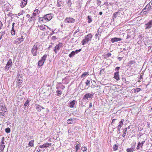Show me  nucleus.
Listing matches in <instances>:
<instances>
[{"label": "nucleus", "instance_id": "obj_1", "mask_svg": "<svg viewBox=\"0 0 152 152\" xmlns=\"http://www.w3.org/2000/svg\"><path fill=\"white\" fill-rule=\"evenodd\" d=\"M39 43L36 42L34 44L31 50V53L34 56H36L37 55V50H39L40 46Z\"/></svg>", "mask_w": 152, "mask_h": 152}, {"label": "nucleus", "instance_id": "obj_2", "mask_svg": "<svg viewBox=\"0 0 152 152\" xmlns=\"http://www.w3.org/2000/svg\"><path fill=\"white\" fill-rule=\"evenodd\" d=\"M92 37V36L90 33L85 36V39L81 42L82 45H84L86 43H87L91 40Z\"/></svg>", "mask_w": 152, "mask_h": 152}, {"label": "nucleus", "instance_id": "obj_3", "mask_svg": "<svg viewBox=\"0 0 152 152\" xmlns=\"http://www.w3.org/2000/svg\"><path fill=\"white\" fill-rule=\"evenodd\" d=\"M22 75L21 74H18L16 78L17 80V83L16 85L17 86H19L22 84L23 80Z\"/></svg>", "mask_w": 152, "mask_h": 152}, {"label": "nucleus", "instance_id": "obj_4", "mask_svg": "<svg viewBox=\"0 0 152 152\" xmlns=\"http://www.w3.org/2000/svg\"><path fill=\"white\" fill-rule=\"evenodd\" d=\"M47 57L46 54L44 55L41 58L38 62V65L39 66H41L43 65Z\"/></svg>", "mask_w": 152, "mask_h": 152}, {"label": "nucleus", "instance_id": "obj_5", "mask_svg": "<svg viewBox=\"0 0 152 152\" xmlns=\"http://www.w3.org/2000/svg\"><path fill=\"white\" fill-rule=\"evenodd\" d=\"M124 121V119H122L121 120V121L119 123V125L118 126L117 132L118 134L120 135L121 134V132H120V129L121 127L122 126L123 122Z\"/></svg>", "mask_w": 152, "mask_h": 152}, {"label": "nucleus", "instance_id": "obj_6", "mask_svg": "<svg viewBox=\"0 0 152 152\" xmlns=\"http://www.w3.org/2000/svg\"><path fill=\"white\" fill-rule=\"evenodd\" d=\"M12 61L11 59H10L5 67V71H7L8 70L10 69V67L12 65Z\"/></svg>", "mask_w": 152, "mask_h": 152}, {"label": "nucleus", "instance_id": "obj_7", "mask_svg": "<svg viewBox=\"0 0 152 152\" xmlns=\"http://www.w3.org/2000/svg\"><path fill=\"white\" fill-rule=\"evenodd\" d=\"M152 27V19L145 24V29H149Z\"/></svg>", "mask_w": 152, "mask_h": 152}, {"label": "nucleus", "instance_id": "obj_8", "mask_svg": "<svg viewBox=\"0 0 152 152\" xmlns=\"http://www.w3.org/2000/svg\"><path fill=\"white\" fill-rule=\"evenodd\" d=\"M75 21V19L71 17H67L64 20L65 23H73Z\"/></svg>", "mask_w": 152, "mask_h": 152}, {"label": "nucleus", "instance_id": "obj_9", "mask_svg": "<svg viewBox=\"0 0 152 152\" xmlns=\"http://www.w3.org/2000/svg\"><path fill=\"white\" fill-rule=\"evenodd\" d=\"M62 43H59L58 44L56 45L54 47V51L56 53H57L61 47H62Z\"/></svg>", "mask_w": 152, "mask_h": 152}, {"label": "nucleus", "instance_id": "obj_10", "mask_svg": "<svg viewBox=\"0 0 152 152\" xmlns=\"http://www.w3.org/2000/svg\"><path fill=\"white\" fill-rule=\"evenodd\" d=\"M52 14H47L44 16L43 18L46 20L49 21L52 18Z\"/></svg>", "mask_w": 152, "mask_h": 152}, {"label": "nucleus", "instance_id": "obj_11", "mask_svg": "<svg viewBox=\"0 0 152 152\" xmlns=\"http://www.w3.org/2000/svg\"><path fill=\"white\" fill-rule=\"evenodd\" d=\"M94 95V94L93 93H88L86 94L83 96L84 99H88V98H91Z\"/></svg>", "mask_w": 152, "mask_h": 152}, {"label": "nucleus", "instance_id": "obj_12", "mask_svg": "<svg viewBox=\"0 0 152 152\" xmlns=\"http://www.w3.org/2000/svg\"><path fill=\"white\" fill-rule=\"evenodd\" d=\"M113 78L115 79L117 81H118L120 80L119 71H117L114 73Z\"/></svg>", "mask_w": 152, "mask_h": 152}, {"label": "nucleus", "instance_id": "obj_13", "mask_svg": "<svg viewBox=\"0 0 152 152\" xmlns=\"http://www.w3.org/2000/svg\"><path fill=\"white\" fill-rule=\"evenodd\" d=\"M35 18L31 16V17L28 19V21L33 24L35 22Z\"/></svg>", "mask_w": 152, "mask_h": 152}, {"label": "nucleus", "instance_id": "obj_14", "mask_svg": "<svg viewBox=\"0 0 152 152\" xmlns=\"http://www.w3.org/2000/svg\"><path fill=\"white\" fill-rule=\"evenodd\" d=\"M27 0H21L20 6L22 7H23L27 4Z\"/></svg>", "mask_w": 152, "mask_h": 152}, {"label": "nucleus", "instance_id": "obj_15", "mask_svg": "<svg viewBox=\"0 0 152 152\" xmlns=\"http://www.w3.org/2000/svg\"><path fill=\"white\" fill-rule=\"evenodd\" d=\"M121 40V39L120 38L115 37L113 38H112L111 39V41L112 42V43H114L116 42L120 41Z\"/></svg>", "mask_w": 152, "mask_h": 152}, {"label": "nucleus", "instance_id": "obj_16", "mask_svg": "<svg viewBox=\"0 0 152 152\" xmlns=\"http://www.w3.org/2000/svg\"><path fill=\"white\" fill-rule=\"evenodd\" d=\"M76 101L74 100L72 101V102H70V104L69 105V107L72 108H73L74 107V105L76 103Z\"/></svg>", "mask_w": 152, "mask_h": 152}, {"label": "nucleus", "instance_id": "obj_17", "mask_svg": "<svg viewBox=\"0 0 152 152\" xmlns=\"http://www.w3.org/2000/svg\"><path fill=\"white\" fill-rule=\"evenodd\" d=\"M34 140H32L31 141H30L28 144V147H33L34 146Z\"/></svg>", "mask_w": 152, "mask_h": 152}, {"label": "nucleus", "instance_id": "obj_18", "mask_svg": "<svg viewBox=\"0 0 152 152\" xmlns=\"http://www.w3.org/2000/svg\"><path fill=\"white\" fill-rule=\"evenodd\" d=\"M80 145L79 144H77L75 146V152H79V149L80 147Z\"/></svg>", "mask_w": 152, "mask_h": 152}, {"label": "nucleus", "instance_id": "obj_19", "mask_svg": "<svg viewBox=\"0 0 152 152\" xmlns=\"http://www.w3.org/2000/svg\"><path fill=\"white\" fill-rule=\"evenodd\" d=\"M36 109L38 111H40L41 109V106L38 104H36Z\"/></svg>", "mask_w": 152, "mask_h": 152}, {"label": "nucleus", "instance_id": "obj_20", "mask_svg": "<svg viewBox=\"0 0 152 152\" xmlns=\"http://www.w3.org/2000/svg\"><path fill=\"white\" fill-rule=\"evenodd\" d=\"M135 62L134 61H130L128 63V66H131L133 64H135Z\"/></svg>", "mask_w": 152, "mask_h": 152}, {"label": "nucleus", "instance_id": "obj_21", "mask_svg": "<svg viewBox=\"0 0 152 152\" xmlns=\"http://www.w3.org/2000/svg\"><path fill=\"white\" fill-rule=\"evenodd\" d=\"M62 4V2L61 0H58L57 6L58 7H60Z\"/></svg>", "mask_w": 152, "mask_h": 152}, {"label": "nucleus", "instance_id": "obj_22", "mask_svg": "<svg viewBox=\"0 0 152 152\" xmlns=\"http://www.w3.org/2000/svg\"><path fill=\"white\" fill-rule=\"evenodd\" d=\"M143 145L140 143V142H139L138 143L137 145V146L136 149L137 150H139L140 147H142Z\"/></svg>", "mask_w": 152, "mask_h": 152}, {"label": "nucleus", "instance_id": "obj_23", "mask_svg": "<svg viewBox=\"0 0 152 152\" xmlns=\"http://www.w3.org/2000/svg\"><path fill=\"white\" fill-rule=\"evenodd\" d=\"M76 53L75 51H72L69 55V56L70 57H72L75 55Z\"/></svg>", "mask_w": 152, "mask_h": 152}, {"label": "nucleus", "instance_id": "obj_24", "mask_svg": "<svg viewBox=\"0 0 152 152\" xmlns=\"http://www.w3.org/2000/svg\"><path fill=\"white\" fill-rule=\"evenodd\" d=\"M5 146V145L3 144L0 145V150L1 151V152H2L3 151Z\"/></svg>", "mask_w": 152, "mask_h": 152}, {"label": "nucleus", "instance_id": "obj_25", "mask_svg": "<svg viewBox=\"0 0 152 152\" xmlns=\"http://www.w3.org/2000/svg\"><path fill=\"white\" fill-rule=\"evenodd\" d=\"M87 18L88 23H90L92 21L91 17L90 16L88 15Z\"/></svg>", "mask_w": 152, "mask_h": 152}, {"label": "nucleus", "instance_id": "obj_26", "mask_svg": "<svg viewBox=\"0 0 152 152\" xmlns=\"http://www.w3.org/2000/svg\"><path fill=\"white\" fill-rule=\"evenodd\" d=\"M127 128H126L124 129L123 133L122 134V136H123V137H125V135H126V132H127Z\"/></svg>", "mask_w": 152, "mask_h": 152}, {"label": "nucleus", "instance_id": "obj_27", "mask_svg": "<svg viewBox=\"0 0 152 152\" xmlns=\"http://www.w3.org/2000/svg\"><path fill=\"white\" fill-rule=\"evenodd\" d=\"M56 93L57 94V96H60L62 94V92L61 90H57L56 91Z\"/></svg>", "mask_w": 152, "mask_h": 152}, {"label": "nucleus", "instance_id": "obj_28", "mask_svg": "<svg viewBox=\"0 0 152 152\" xmlns=\"http://www.w3.org/2000/svg\"><path fill=\"white\" fill-rule=\"evenodd\" d=\"M73 121V120L72 118H70L67 120V123L68 124H71Z\"/></svg>", "mask_w": 152, "mask_h": 152}, {"label": "nucleus", "instance_id": "obj_29", "mask_svg": "<svg viewBox=\"0 0 152 152\" xmlns=\"http://www.w3.org/2000/svg\"><path fill=\"white\" fill-rule=\"evenodd\" d=\"M134 151V148H127L126 150L127 152H132Z\"/></svg>", "mask_w": 152, "mask_h": 152}, {"label": "nucleus", "instance_id": "obj_30", "mask_svg": "<svg viewBox=\"0 0 152 152\" xmlns=\"http://www.w3.org/2000/svg\"><path fill=\"white\" fill-rule=\"evenodd\" d=\"M45 145V148L48 147L50 146H51V143H46L44 144Z\"/></svg>", "mask_w": 152, "mask_h": 152}, {"label": "nucleus", "instance_id": "obj_31", "mask_svg": "<svg viewBox=\"0 0 152 152\" xmlns=\"http://www.w3.org/2000/svg\"><path fill=\"white\" fill-rule=\"evenodd\" d=\"M29 102L27 100L26 101V102L24 104V106L25 107H26V106H28L29 105Z\"/></svg>", "mask_w": 152, "mask_h": 152}, {"label": "nucleus", "instance_id": "obj_32", "mask_svg": "<svg viewBox=\"0 0 152 152\" xmlns=\"http://www.w3.org/2000/svg\"><path fill=\"white\" fill-rule=\"evenodd\" d=\"M15 31L14 28H12L11 34L12 35H15Z\"/></svg>", "mask_w": 152, "mask_h": 152}, {"label": "nucleus", "instance_id": "obj_33", "mask_svg": "<svg viewBox=\"0 0 152 152\" xmlns=\"http://www.w3.org/2000/svg\"><path fill=\"white\" fill-rule=\"evenodd\" d=\"M141 90V89L139 88H136V89H134L135 92H138Z\"/></svg>", "mask_w": 152, "mask_h": 152}, {"label": "nucleus", "instance_id": "obj_34", "mask_svg": "<svg viewBox=\"0 0 152 152\" xmlns=\"http://www.w3.org/2000/svg\"><path fill=\"white\" fill-rule=\"evenodd\" d=\"M100 36H101V35L99 34V33H98L96 34L95 35L96 38V39L98 38V40H99V38Z\"/></svg>", "mask_w": 152, "mask_h": 152}, {"label": "nucleus", "instance_id": "obj_35", "mask_svg": "<svg viewBox=\"0 0 152 152\" xmlns=\"http://www.w3.org/2000/svg\"><path fill=\"white\" fill-rule=\"evenodd\" d=\"M88 72H84L81 75V77H84L87 75H88Z\"/></svg>", "mask_w": 152, "mask_h": 152}, {"label": "nucleus", "instance_id": "obj_36", "mask_svg": "<svg viewBox=\"0 0 152 152\" xmlns=\"http://www.w3.org/2000/svg\"><path fill=\"white\" fill-rule=\"evenodd\" d=\"M5 131L6 133H9L10 132V128L8 127L6 128L5 129Z\"/></svg>", "mask_w": 152, "mask_h": 152}, {"label": "nucleus", "instance_id": "obj_37", "mask_svg": "<svg viewBox=\"0 0 152 152\" xmlns=\"http://www.w3.org/2000/svg\"><path fill=\"white\" fill-rule=\"evenodd\" d=\"M118 12H115L113 15V19H115L117 16V15H118Z\"/></svg>", "mask_w": 152, "mask_h": 152}, {"label": "nucleus", "instance_id": "obj_38", "mask_svg": "<svg viewBox=\"0 0 152 152\" xmlns=\"http://www.w3.org/2000/svg\"><path fill=\"white\" fill-rule=\"evenodd\" d=\"M68 2L67 3V5L69 7L71 6L72 4V3L71 2V0H68Z\"/></svg>", "mask_w": 152, "mask_h": 152}, {"label": "nucleus", "instance_id": "obj_39", "mask_svg": "<svg viewBox=\"0 0 152 152\" xmlns=\"http://www.w3.org/2000/svg\"><path fill=\"white\" fill-rule=\"evenodd\" d=\"M111 54L110 53H107V54H106V55H105V56H104L105 58H107L108 57L110 56H111Z\"/></svg>", "mask_w": 152, "mask_h": 152}, {"label": "nucleus", "instance_id": "obj_40", "mask_svg": "<svg viewBox=\"0 0 152 152\" xmlns=\"http://www.w3.org/2000/svg\"><path fill=\"white\" fill-rule=\"evenodd\" d=\"M118 145H115L113 146V148L114 151H116L118 149Z\"/></svg>", "mask_w": 152, "mask_h": 152}, {"label": "nucleus", "instance_id": "obj_41", "mask_svg": "<svg viewBox=\"0 0 152 152\" xmlns=\"http://www.w3.org/2000/svg\"><path fill=\"white\" fill-rule=\"evenodd\" d=\"M87 150V148L86 147H82L81 150L83 152H85Z\"/></svg>", "mask_w": 152, "mask_h": 152}, {"label": "nucleus", "instance_id": "obj_42", "mask_svg": "<svg viewBox=\"0 0 152 152\" xmlns=\"http://www.w3.org/2000/svg\"><path fill=\"white\" fill-rule=\"evenodd\" d=\"M34 12L36 14H39L40 12V11L38 9L35 10Z\"/></svg>", "mask_w": 152, "mask_h": 152}, {"label": "nucleus", "instance_id": "obj_43", "mask_svg": "<svg viewBox=\"0 0 152 152\" xmlns=\"http://www.w3.org/2000/svg\"><path fill=\"white\" fill-rule=\"evenodd\" d=\"M39 28L40 29L42 30H44L45 29V27L44 26L42 25H40L39 26Z\"/></svg>", "mask_w": 152, "mask_h": 152}, {"label": "nucleus", "instance_id": "obj_44", "mask_svg": "<svg viewBox=\"0 0 152 152\" xmlns=\"http://www.w3.org/2000/svg\"><path fill=\"white\" fill-rule=\"evenodd\" d=\"M18 39L19 41V43L22 42L23 40V38L22 37L18 38Z\"/></svg>", "mask_w": 152, "mask_h": 152}, {"label": "nucleus", "instance_id": "obj_45", "mask_svg": "<svg viewBox=\"0 0 152 152\" xmlns=\"http://www.w3.org/2000/svg\"><path fill=\"white\" fill-rule=\"evenodd\" d=\"M148 11H143V12H141V13L142 14H143L144 15H146L148 13Z\"/></svg>", "mask_w": 152, "mask_h": 152}, {"label": "nucleus", "instance_id": "obj_46", "mask_svg": "<svg viewBox=\"0 0 152 152\" xmlns=\"http://www.w3.org/2000/svg\"><path fill=\"white\" fill-rule=\"evenodd\" d=\"M124 57V55L120 57H118L117 58L118 59L119 61H121Z\"/></svg>", "mask_w": 152, "mask_h": 152}, {"label": "nucleus", "instance_id": "obj_47", "mask_svg": "<svg viewBox=\"0 0 152 152\" xmlns=\"http://www.w3.org/2000/svg\"><path fill=\"white\" fill-rule=\"evenodd\" d=\"M59 84H60L61 85H60V86H57V87H56V89H59V88L61 87L62 86H63V85L62 84H61V83H59Z\"/></svg>", "mask_w": 152, "mask_h": 152}, {"label": "nucleus", "instance_id": "obj_48", "mask_svg": "<svg viewBox=\"0 0 152 152\" xmlns=\"http://www.w3.org/2000/svg\"><path fill=\"white\" fill-rule=\"evenodd\" d=\"M86 85L89 86L90 84V82L89 81L87 80L86 82Z\"/></svg>", "mask_w": 152, "mask_h": 152}, {"label": "nucleus", "instance_id": "obj_49", "mask_svg": "<svg viewBox=\"0 0 152 152\" xmlns=\"http://www.w3.org/2000/svg\"><path fill=\"white\" fill-rule=\"evenodd\" d=\"M43 18L40 17L39 18V19L40 22H43Z\"/></svg>", "mask_w": 152, "mask_h": 152}, {"label": "nucleus", "instance_id": "obj_50", "mask_svg": "<svg viewBox=\"0 0 152 152\" xmlns=\"http://www.w3.org/2000/svg\"><path fill=\"white\" fill-rule=\"evenodd\" d=\"M120 69V67H117L115 69V70L117 71H119V70Z\"/></svg>", "mask_w": 152, "mask_h": 152}, {"label": "nucleus", "instance_id": "obj_51", "mask_svg": "<svg viewBox=\"0 0 152 152\" xmlns=\"http://www.w3.org/2000/svg\"><path fill=\"white\" fill-rule=\"evenodd\" d=\"M4 137H2V139L1 140V143L2 144H4Z\"/></svg>", "mask_w": 152, "mask_h": 152}, {"label": "nucleus", "instance_id": "obj_52", "mask_svg": "<svg viewBox=\"0 0 152 152\" xmlns=\"http://www.w3.org/2000/svg\"><path fill=\"white\" fill-rule=\"evenodd\" d=\"M39 147L41 148H45V145H44V144L42 145H40L39 146Z\"/></svg>", "mask_w": 152, "mask_h": 152}, {"label": "nucleus", "instance_id": "obj_53", "mask_svg": "<svg viewBox=\"0 0 152 152\" xmlns=\"http://www.w3.org/2000/svg\"><path fill=\"white\" fill-rule=\"evenodd\" d=\"M149 7H150V4L149 3L144 8V9L146 10L147 8H149Z\"/></svg>", "mask_w": 152, "mask_h": 152}, {"label": "nucleus", "instance_id": "obj_54", "mask_svg": "<svg viewBox=\"0 0 152 152\" xmlns=\"http://www.w3.org/2000/svg\"><path fill=\"white\" fill-rule=\"evenodd\" d=\"M81 49H79V50H76L75 52L76 53H78V52H80L81 51Z\"/></svg>", "mask_w": 152, "mask_h": 152}, {"label": "nucleus", "instance_id": "obj_55", "mask_svg": "<svg viewBox=\"0 0 152 152\" xmlns=\"http://www.w3.org/2000/svg\"><path fill=\"white\" fill-rule=\"evenodd\" d=\"M37 14L35 13L34 12H33L32 14V15L31 16L32 17H34V18H35V17L36 16V15Z\"/></svg>", "mask_w": 152, "mask_h": 152}, {"label": "nucleus", "instance_id": "obj_56", "mask_svg": "<svg viewBox=\"0 0 152 152\" xmlns=\"http://www.w3.org/2000/svg\"><path fill=\"white\" fill-rule=\"evenodd\" d=\"M97 4L98 5H100V3H101V1H100L99 0H97Z\"/></svg>", "mask_w": 152, "mask_h": 152}, {"label": "nucleus", "instance_id": "obj_57", "mask_svg": "<svg viewBox=\"0 0 152 152\" xmlns=\"http://www.w3.org/2000/svg\"><path fill=\"white\" fill-rule=\"evenodd\" d=\"M80 30L79 29H77L74 33V34L75 35L76 33L79 32Z\"/></svg>", "mask_w": 152, "mask_h": 152}, {"label": "nucleus", "instance_id": "obj_58", "mask_svg": "<svg viewBox=\"0 0 152 152\" xmlns=\"http://www.w3.org/2000/svg\"><path fill=\"white\" fill-rule=\"evenodd\" d=\"M143 76V75H140V77L139 78V80H141L142 79V77Z\"/></svg>", "mask_w": 152, "mask_h": 152}, {"label": "nucleus", "instance_id": "obj_59", "mask_svg": "<svg viewBox=\"0 0 152 152\" xmlns=\"http://www.w3.org/2000/svg\"><path fill=\"white\" fill-rule=\"evenodd\" d=\"M0 115H1L2 116H4V113H3V112H1L0 113Z\"/></svg>", "mask_w": 152, "mask_h": 152}, {"label": "nucleus", "instance_id": "obj_60", "mask_svg": "<svg viewBox=\"0 0 152 152\" xmlns=\"http://www.w3.org/2000/svg\"><path fill=\"white\" fill-rule=\"evenodd\" d=\"M92 104L91 103H90L89 105V108L91 107H92Z\"/></svg>", "mask_w": 152, "mask_h": 152}, {"label": "nucleus", "instance_id": "obj_61", "mask_svg": "<svg viewBox=\"0 0 152 152\" xmlns=\"http://www.w3.org/2000/svg\"><path fill=\"white\" fill-rule=\"evenodd\" d=\"M51 45H49V47L48 48V49H49L50 48H51V47H53V45H52V43H51Z\"/></svg>", "mask_w": 152, "mask_h": 152}, {"label": "nucleus", "instance_id": "obj_62", "mask_svg": "<svg viewBox=\"0 0 152 152\" xmlns=\"http://www.w3.org/2000/svg\"><path fill=\"white\" fill-rule=\"evenodd\" d=\"M52 39L53 40H55L56 39V37L55 36H53L52 37Z\"/></svg>", "mask_w": 152, "mask_h": 152}, {"label": "nucleus", "instance_id": "obj_63", "mask_svg": "<svg viewBox=\"0 0 152 152\" xmlns=\"http://www.w3.org/2000/svg\"><path fill=\"white\" fill-rule=\"evenodd\" d=\"M131 38V36H130L129 35H128L127 37H126V39H129L130 38Z\"/></svg>", "mask_w": 152, "mask_h": 152}, {"label": "nucleus", "instance_id": "obj_64", "mask_svg": "<svg viewBox=\"0 0 152 152\" xmlns=\"http://www.w3.org/2000/svg\"><path fill=\"white\" fill-rule=\"evenodd\" d=\"M1 108L3 109H4V108H5V107L3 105H1Z\"/></svg>", "mask_w": 152, "mask_h": 152}]
</instances>
